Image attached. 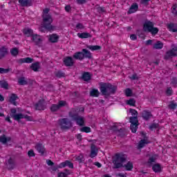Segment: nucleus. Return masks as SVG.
I'll return each mask as SVG.
<instances>
[{
  "label": "nucleus",
  "instance_id": "50",
  "mask_svg": "<svg viewBox=\"0 0 177 177\" xmlns=\"http://www.w3.org/2000/svg\"><path fill=\"white\" fill-rule=\"evenodd\" d=\"M177 107V103H175L174 102H170V104H169V108L171 109V110H176Z\"/></svg>",
  "mask_w": 177,
  "mask_h": 177
},
{
  "label": "nucleus",
  "instance_id": "55",
  "mask_svg": "<svg viewBox=\"0 0 177 177\" xmlns=\"http://www.w3.org/2000/svg\"><path fill=\"white\" fill-rule=\"evenodd\" d=\"M97 10L98 12V13H105L106 10L104 9V7H98L97 8Z\"/></svg>",
  "mask_w": 177,
  "mask_h": 177
},
{
  "label": "nucleus",
  "instance_id": "16",
  "mask_svg": "<svg viewBox=\"0 0 177 177\" xmlns=\"http://www.w3.org/2000/svg\"><path fill=\"white\" fill-rule=\"evenodd\" d=\"M63 63L66 67H73L74 59H73V57L67 56L63 59Z\"/></svg>",
  "mask_w": 177,
  "mask_h": 177
},
{
  "label": "nucleus",
  "instance_id": "36",
  "mask_svg": "<svg viewBox=\"0 0 177 177\" xmlns=\"http://www.w3.org/2000/svg\"><path fill=\"white\" fill-rule=\"evenodd\" d=\"M152 170L153 172H156V174L160 172L161 171V165L160 164H155L152 166Z\"/></svg>",
  "mask_w": 177,
  "mask_h": 177
},
{
  "label": "nucleus",
  "instance_id": "46",
  "mask_svg": "<svg viewBox=\"0 0 177 177\" xmlns=\"http://www.w3.org/2000/svg\"><path fill=\"white\" fill-rule=\"evenodd\" d=\"M124 93H125V95L127 97H131V96H132V90L129 88H126L124 90Z\"/></svg>",
  "mask_w": 177,
  "mask_h": 177
},
{
  "label": "nucleus",
  "instance_id": "26",
  "mask_svg": "<svg viewBox=\"0 0 177 177\" xmlns=\"http://www.w3.org/2000/svg\"><path fill=\"white\" fill-rule=\"evenodd\" d=\"M12 140L11 137H6V135L3 134L2 136H0V142L3 145H6L8 142H10Z\"/></svg>",
  "mask_w": 177,
  "mask_h": 177
},
{
  "label": "nucleus",
  "instance_id": "27",
  "mask_svg": "<svg viewBox=\"0 0 177 177\" xmlns=\"http://www.w3.org/2000/svg\"><path fill=\"white\" fill-rule=\"evenodd\" d=\"M78 38H80L81 39H85L87 38H92V35H91L89 32H82V33H77Z\"/></svg>",
  "mask_w": 177,
  "mask_h": 177
},
{
  "label": "nucleus",
  "instance_id": "42",
  "mask_svg": "<svg viewBox=\"0 0 177 177\" xmlns=\"http://www.w3.org/2000/svg\"><path fill=\"white\" fill-rule=\"evenodd\" d=\"M0 86L1 88H3L4 89H9V84L8 82L3 80L0 81Z\"/></svg>",
  "mask_w": 177,
  "mask_h": 177
},
{
  "label": "nucleus",
  "instance_id": "63",
  "mask_svg": "<svg viewBox=\"0 0 177 177\" xmlns=\"http://www.w3.org/2000/svg\"><path fill=\"white\" fill-rule=\"evenodd\" d=\"M58 177H67V174H66V173L64 172H59L58 173Z\"/></svg>",
  "mask_w": 177,
  "mask_h": 177
},
{
  "label": "nucleus",
  "instance_id": "15",
  "mask_svg": "<svg viewBox=\"0 0 177 177\" xmlns=\"http://www.w3.org/2000/svg\"><path fill=\"white\" fill-rule=\"evenodd\" d=\"M177 56V46L173 47L171 50L167 51L165 59H169V57H175Z\"/></svg>",
  "mask_w": 177,
  "mask_h": 177
},
{
  "label": "nucleus",
  "instance_id": "61",
  "mask_svg": "<svg viewBox=\"0 0 177 177\" xmlns=\"http://www.w3.org/2000/svg\"><path fill=\"white\" fill-rule=\"evenodd\" d=\"M24 118H25V120H27L28 121H32V118L28 115H24Z\"/></svg>",
  "mask_w": 177,
  "mask_h": 177
},
{
  "label": "nucleus",
  "instance_id": "4",
  "mask_svg": "<svg viewBox=\"0 0 177 177\" xmlns=\"http://www.w3.org/2000/svg\"><path fill=\"white\" fill-rule=\"evenodd\" d=\"M73 59L75 60H80V62L84 60V59H91L93 57L92 53L86 50V48H83L81 51L76 52L73 55Z\"/></svg>",
  "mask_w": 177,
  "mask_h": 177
},
{
  "label": "nucleus",
  "instance_id": "21",
  "mask_svg": "<svg viewBox=\"0 0 177 177\" xmlns=\"http://www.w3.org/2000/svg\"><path fill=\"white\" fill-rule=\"evenodd\" d=\"M138 10H139V5H138V3H134L131 6L127 13L128 15H132V13H136Z\"/></svg>",
  "mask_w": 177,
  "mask_h": 177
},
{
  "label": "nucleus",
  "instance_id": "18",
  "mask_svg": "<svg viewBox=\"0 0 177 177\" xmlns=\"http://www.w3.org/2000/svg\"><path fill=\"white\" fill-rule=\"evenodd\" d=\"M31 39L37 46H41V45H42V38H41L40 35L35 34L31 37Z\"/></svg>",
  "mask_w": 177,
  "mask_h": 177
},
{
  "label": "nucleus",
  "instance_id": "2",
  "mask_svg": "<svg viewBox=\"0 0 177 177\" xmlns=\"http://www.w3.org/2000/svg\"><path fill=\"white\" fill-rule=\"evenodd\" d=\"M50 12V9L48 8H46L42 11L41 18L43 19V26L46 30L50 31L53 30V26H52V23H53V19L52 18V15L49 14Z\"/></svg>",
  "mask_w": 177,
  "mask_h": 177
},
{
  "label": "nucleus",
  "instance_id": "56",
  "mask_svg": "<svg viewBox=\"0 0 177 177\" xmlns=\"http://www.w3.org/2000/svg\"><path fill=\"white\" fill-rule=\"evenodd\" d=\"M28 157H35V153H34V150H29L28 152Z\"/></svg>",
  "mask_w": 177,
  "mask_h": 177
},
{
  "label": "nucleus",
  "instance_id": "34",
  "mask_svg": "<svg viewBox=\"0 0 177 177\" xmlns=\"http://www.w3.org/2000/svg\"><path fill=\"white\" fill-rule=\"evenodd\" d=\"M31 70L33 71H38L39 68H41V66H39V62H37L31 64L30 66Z\"/></svg>",
  "mask_w": 177,
  "mask_h": 177
},
{
  "label": "nucleus",
  "instance_id": "53",
  "mask_svg": "<svg viewBox=\"0 0 177 177\" xmlns=\"http://www.w3.org/2000/svg\"><path fill=\"white\" fill-rule=\"evenodd\" d=\"M157 128H158V124L156 123H153L149 126V129H151V131H153V129H157Z\"/></svg>",
  "mask_w": 177,
  "mask_h": 177
},
{
  "label": "nucleus",
  "instance_id": "58",
  "mask_svg": "<svg viewBox=\"0 0 177 177\" xmlns=\"http://www.w3.org/2000/svg\"><path fill=\"white\" fill-rule=\"evenodd\" d=\"M46 164H47V165H48V167H53V165H55V162H53L50 160H46Z\"/></svg>",
  "mask_w": 177,
  "mask_h": 177
},
{
  "label": "nucleus",
  "instance_id": "44",
  "mask_svg": "<svg viewBox=\"0 0 177 177\" xmlns=\"http://www.w3.org/2000/svg\"><path fill=\"white\" fill-rule=\"evenodd\" d=\"M10 53L12 55V56H17V55H19V49L17 48H13L10 50Z\"/></svg>",
  "mask_w": 177,
  "mask_h": 177
},
{
  "label": "nucleus",
  "instance_id": "33",
  "mask_svg": "<svg viewBox=\"0 0 177 177\" xmlns=\"http://www.w3.org/2000/svg\"><path fill=\"white\" fill-rule=\"evenodd\" d=\"M99 95H100V93L99 92V90L96 88H93L90 91V96H92L93 97H99Z\"/></svg>",
  "mask_w": 177,
  "mask_h": 177
},
{
  "label": "nucleus",
  "instance_id": "32",
  "mask_svg": "<svg viewBox=\"0 0 177 177\" xmlns=\"http://www.w3.org/2000/svg\"><path fill=\"white\" fill-rule=\"evenodd\" d=\"M122 168H125L126 171H132L133 169V163L129 161L126 165H122Z\"/></svg>",
  "mask_w": 177,
  "mask_h": 177
},
{
  "label": "nucleus",
  "instance_id": "48",
  "mask_svg": "<svg viewBox=\"0 0 177 177\" xmlns=\"http://www.w3.org/2000/svg\"><path fill=\"white\" fill-rule=\"evenodd\" d=\"M172 93H174V91L171 87H168L166 90L167 96H172Z\"/></svg>",
  "mask_w": 177,
  "mask_h": 177
},
{
  "label": "nucleus",
  "instance_id": "22",
  "mask_svg": "<svg viewBox=\"0 0 177 177\" xmlns=\"http://www.w3.org/2000/svg\"><path fill=\"white\" fill-rule=\"evenodd\" d=\"M19 99V96H17V94L16 93H12L10 96L9 97V102L11 104H13V106H17V100Z\"/></svg>",
  "mask_w": 177,
  "mask_h": 177
},
{
  "label": "nucleus",
  "instance_id": "5",
  "mask_svg": "<svg viewBox=\"0 0 177 177\" xmlns=\"http://www.w3.org/2000/svg\"><path fill=\"white\" fill-rule=\"evenodd\" d=\"M143 30L145 32H151L152 35H157L160 30L157 27H154V23L151 21H146L143 24Z\"/></svg>",
  "mask_w": 177,
  "mask_h": 177
},
{
  "label": "nucleus",
  "instance_id": "8",
  "mask_svg": "<svg viewBox=\"0 0 177 177\" xmlns=\"http://www.w3.org/2000/svg\"><path fill=\"white\" fill-rule=\"evenodd\" d=\"M66 167H68V168H71V169H74V164L70 161V160H65L64 162H62L59 163L58 165L53 166L51 169L53 171H57L59 169L62 168H66Z\"/></svg>",
  "mask_w": 177,
  "mask_h": 177
},
{
  "label": "nucleus",
  "instance_id": "19",
  "mask_svg": "<svg viewBox=\"0 0 177 177\" xmlns=\"http://www.w3.org/2000/svg\"><path fill=\"white\" fill-rule=\"evenodd\" d=\"M35 149L37 151L41 154V156H44V154L46 153V149H45V146L41 143H37L35 145Z\"/></svg>",
  "mask_w": 177,
  "mask_h": 177
},
{
  "label": "nucleus",
  "instance_id": "38",
  "mask_svg": "<svg viewBox=\"0 0 177 177\" xmlns=\"http://www.w3.org/2000/svg\"><path fill=\"white\" fill-rule=\"evenodd\" d=\"M164 48V44L161 42L160 41H158L154 45L153 48L154 49H162Z\"/></svg>",
  "mask_w": 177,
  "mask_h": 177
},
{
  "label": "nucleus",
  "instance_id": "17",
  "mask_svg": "<svg viewBox=\"0 0 177 177\" xmlns=\"http://www.w3.org/2000/svg\"><path fill=\"white\" fill-rule=\"evenodd\" d=\"M141 117L145 121H149L151 117H153V114L151 113V111L146 109L142 111Z\"/></svg>",
  "mask_w": 177,
  "mask_h": 177
},
{
  "label": "nucleus",
  "instance_id": "49",
  "mask_svg": "<svg viewBox=\"0 0 177 177\" xmlns=\"http://www.w3.org/2000/svg\"><path fill=\"white\" fill-rule=\"evenodd\" d=\"M76 161H78V162L81 164V162H84V161H85V158H84V156L82 155H80L76 157Z\"/></svg>",
  "mask_w": 177,
  "mask_h": 177
},
{
  "label": "nucleus",
  "instance_id": "9",
  "mask_svg": "<svg viewBox=\"0 0 177 177\" xmlns=\"http://www.w3.org/2000/svg\"><path fill=\"white\" fill-rule=\"evenodd\" d=\"M129 122L131 123L130 129L133 133H136L138 131V127H139V120L136 118H129Z\"/></svg>",
  "mask_w": 177,
  "mask_h": 177
},
{
  "label": "nucleus",
  "instance_id": "30",
  "mask_svg": "<svg viewBox=\"0 0 177 177\" xmlns=\"http://www.w3.org/2000/svg\"><path fill=\"white\" fill-rule=\"evenodd\" d=\"M8 53V48L5 46L0 48V59H3Z\"/></svg>",
  "mask_w": 177,
  "mask_h": 177
},
{
  "label": "nucleus",
  "instance_id": "51",
  "mask_svg": "<svg viewBox=\"0 0 177 177\" xmlns=\"http://www.w3.org/2000/svg\"><path fill=\"white\" fill-rule=\"evenodd\" d=\"M65 75V73L59 71H57L56 73H55V76L57 77V78H62L63 77H64Z\"/></svg>",
  "mask_w": 177,
  "mask_h": 177
},
{
  "label": "nucleus",
  "instance_id": "6",
  "mask_svg": "<svg viewBox=\"0 0 177 177\" xmlns=\"http://www.w3.org/2000/svg\"><path fill=\"white\" fill-rule=\"evenodd\" d=\"M69 117L73 121H75L77 125H79V127H84L85 125V119L84 117L80 115L78 112L71 111L69 112Z\"/></svg>",
  "mask_w": 177,
  "mask_h": 177
},
{
  "label": "nucleus",
  "instance_id": "3",
  "mask_svg": "<svg viewBox=\"0 0 177 177\" xmlns=\"http://www.w3.org/2000/svg\"><path fill=\"white\" fill-rule=\"evenodd\" d=\"M127 158H128V156L122 152L115 153L113 158V168L115 169L122 168V165L127 161Z\"/></svg>",
  "mask_w": 177,
  "mask_h": 177
},
{
  "label": "nucleus",
  "instance_id": "41",
  "mask_svg": "<svg viewBox=\"0 0 177 177\" xmlns=\"http://www.w3.org/2000/svg\"><path fill=\"white\" fill-rule=\"evenodd\" d=\"M126 104H128V106L135 107V106H136V100H135L133 98H131L126 102Z\"/></svg>",
  "mask_w": 177,
  "mask_h": 177
},
{
  "label": "nucleus",
  "instance_id": "29",
  "mask_svg": "<svg viewBox=\"0 0 177 177\" xmlns=\"http://www.w3.org/2000/svg\"><path fill=\"white\" fill-rule=\"evenodd\" d=\"M19 3H20L21 6H31L32 5V0H19Z\"/></svg>",
  "mask_w": 177,
  "mask_h": 177
},
{
  "label": "nucleus",
  "instance_id": "52",
  "mask_svg": "<svg viewBox=\"0 0 177 177\" xmlns=\"http://www.w3.org/2000/svg\"><path fill=\"white\" fill-rule=\"evenodd\" d=\"M171 85L173 86H176L177 85V77H172L170 82Z\"/></svg>",
  "mask_w": 177,
  "mask_h": 177
},
{
  "label": "nucleus",
  "instance_id": "37",
  "mask_svg": "<svg viewBox=\"0 0 177 177\" xmlns=\"http://www.w3.org/2000/svg\"><path fill=\"white\" fill-rule=\"evenodd\" d=\"M28 84V82L26 80V77H21L18 79V85H27Z\"/></svg>",
  "mask_w": 177,
  "mask_h": 177
},
{
  "label": "nucleus",
  "instance_id": "13",
  "mask_svg": "<svg viewBox=\"0 0 177 177\" xmlns=\"http://www.w3.org/2000/svg\"><path fill=\"white\" fill-rule=\"evenodd\" d=\"M141 135L144 139H142L140 140L138 144V149H143L146 146V145H149V138L146 136V133L145 132H141Z\"/></svg>",
  "mask_w": 177,
  "mask_h": 177
},
{
  "label": "nucleus",
  "instance_id": "24",
  "mask_svg": "<svg viewBox=\"0 0 177 177\" xmlns=\"http://www.w3.org/2000/svg\"><path fill=\"white\" fill-rule=\"evenodd\" d=\"M34 62V59L31 57H26V58H21L17 60V63H19V64H23V63H32Z\"/></svg>",
  "mask_w": 177,
  "mask_h": 177
},
{
  "label": "nucleus",
  "instance_id": "59",
  "mask_svg": "<svg viewBox=\"0 0 177 177\" xmlns=\"http://www.w3.org/2000/svg\"><path fill=\"white\" fill-rule=\"evenodd\" d=\"M76 2L78 5H84V3H86V0H76Z\"/></svg>",
  "mask_w": 177,
  "mask_h": 177
},
{
  "label": "nucleus",
  "instance_id": "31",
  "mask_svg": "<svg viewBox=\"0 0 177 177\" xmlns=\"http://www.w3.org/2000/svg\"><path fill=\"white\" fill-rule=\"evenodd\" d=\"M167 28L169 31H171V32H177V24H169Z\"/></svg>",
  "mask_w": 177,
  "mask_h": 177
},
{
  "label": "nucleus",
  "instance_id": "60",
  "mask_svg": "<svg viewBox=\"0 0 177 177\" xmlns=\"http://www.w3.org/2000/svg\"><path fill=\"white\" fill-rule=\"evenodd\" d=\"M76 138L79 142H82V135L81 133H78L76 135Z\"/></svg>",
  "mask_w": 177,
  "mask_h": 177
},
{
  "label": "nucleus",
  "instance_id": "25",
  "mask_svg": "<svg viewBox=\"0 0 177 177\" xmlns=\"http://www.w3.org/2000/svg\"><path fill=\"white\" fill-rule=\"evenodd\" d=\"M59 35L57 34H52L49 35L48 41L52 44H56L59 41Z\"/></svg>",
  "mask_w": 177,
  "mask_h": 177
},
{
  "label": "nucleus",
  "instance_id": "64",
  "mask_svg": "<svg viewBox=\"0 0 177 177\" xmlns=\"http://www.w3.org/2000/svg\"><path fill=\"white\" fill-rule=\"evenodd\" d=\"M131 78V80H139V77H138V75H136V73L133 74Z\"/></svg>",
  "mask_w": 177,
  "mask_h": 177
},
{
  "label": "nucleus",
  "instance_id": "35",
  "mask_svg": "<svg viewBox=\"0 0 177 177\" xmlns=\"http://www.w3.org/2000/svg\"><path fill=\"white\" fill-rule=\"evenodd\" d=\"M157 158H158V154L155 153L152 155L148 159V164H153V162H156V160H157Z\"/></svg>",
  "mask_w": 177,
  "mask_h": 177
},
{
  "label": "nucleus",
  "instance_id": "11",
  "mask_svg": "<svg viewBox=\"0 0 177 177\" xmlns=\"http://www.w3.org/2000/svg\"><path fill=\"white\" fill-rule=\"evenodd\" d=\"M17 110L16 109H10V115L15 121H20L24 118V115L23 113H17Z\"/></svg>",
  "mask_w": 177,
  "mask_h": 177
},
{
  "label": "nucleus",
  "instance_id": "20",
  "mask_svg": "<svg viewBox=\"0 0 177 177\" xmlns=\"http://www.w3.org/2000/svg\"><path fill=\"white\" fill-rule=\"evenodd\" d=\"M98 153H99V149H97V147H96V145L95 144H91V153H90L91 158H95V157L97 156Z\"/></svg>",
  "mask_w": 177,
  "mask_h": 177
},
{
  "label": "nucleus",
  "instance_id": "39",
  "mask_svg": "<svg viewBox=\"0 0 177 177\" xmlns=\"http://www.w3.org/2000/svg\"><path fill=\"white\" fill-rule=\"evenodd\" d=\"M87 48L88 49H90V50H100V49H102V46H97V45H95V46H92V45H89V46H87Z\"/></svg>",
  "mask_w": 177,
  "mask_h": 177
},
{
  "label": "nucleus",
  "instance_id": "45",
  "mask_svg": "<svg viewBox=\"0 0 177 177\" xmlns=\"http://www.w3.org/2000/svg\"><path fill=\"white\" fill-rule=\"evenodd\" d=\"M91 129L89 127H84L80 129V132H85V133H91Z\"/></svg>",
  "mask_w": 177,
  "mask_h": 177
},
{
  "label": "nucleus",
  "instance_id": "1",
  "mask_svg": "<svg viewBox=\"0 0 177 177\" xmlns=\"http://www.w3.org/2000/svg\"><path fill=\"white\" fill-rule=\"evenodd\" d=\"M117 86L113 85L111 83H100V91L103 96H110V95H114V93L117 92Z\"/></svg>",
  "mask_w": 177,
  "mask_h": 177
},
{
  "label": "nucleus",
  "instance_id": "40",
  "mask_svg": "<svg viewBox=\"0 0 177 177\" xmlns=\"http://www.w3.org/2000/svg\"><path fill=\"white\" fill-rule=\"evenodd\" d=\"M129 112L131 113L133 117H130V118H136L138 120V111L136 109H130Z\"/></svg>",
  "mask_w": 177,
  "mask_h": 177
},
{
  "label": "nucleus",
  "instance_id": "43",
  "mask_svg": "<svg viewBox=\"0 0 177 177\" xmlns=\"http://www.w3.org/2000/svg\"><path fill=\"white\" fill-rule=\"evenodd\" d=\"M12 71L11 68H3L0 67V74H8V73Z\"/></svg>",
  "mask_w": 177,
  "mask_h": 177
},
{
  "label": "nucleus",
  "instance_id": "14",
  "mask_svg": "<svg viewBox=\"0 0 177 177\" xmlns=\"http://www.w3.org/2000/svg\"><path fill=\"white\" fill-rule=\"evenodd\" d=\"M35 110L41 111V110H45L46 109V104H45V100L41 99L39 100L35 104Z\"/></svg>",
  "mask_w": 177,
  "mask_h": 177
},
{
  "label": "nucleus",
  "instance_id": "62",
  "mask_svg": "<svg viewBox=\"0 0 177 177\" xmlns=\"http://www.w3.org/2000/svg\"><path fill=\"white\" fill-rule=\"evenodd\" d=\"M130 39L132 41H136V39H138V36H136V35H135V34L131 35Z\"/></svg>",
  "mask_w": 177,
  "mask_h": 177
},
{
  "label": "nucleus",
  "instance_id": "7",
  "mask_svg": "<svg viewBox=\"0 0 177 177\" xmlns=\"http://www.w3.org/2000/svg\"><path fill=\"white\" fill-rule=\"evenodd\" d=\"M58 124L62 131H68V129H70V128L73 127L71 120L66 118L59 119L58 120Z\"/></svg>",
  "mask_w": 177,
  "mask_h": 177
},
{
  "label": "nucleus",
  "instance_id": "57",
  "mask_svg": "<svg viewBox=\"0 0 177 177\" xmlns=\"http://www.w3.org/2000/svg\"><path fill=\"white\" fill-rule=\"evenodd\" d=\"M149 1L150 0H140V3H141V5H145V6H147Z\"/></svg>",
  "mask_w": 177,
  "mask_h": 177
},
{
  "label": "nucleus",
  "instance_id": "54",
  "mask_svg": "<svg viewBox=\"0 0 177 177\" xmlns=\"http://www.w3.org/2000/svg\"><path fill=\"white\" fill-rule=\"evenodd\" d=\"M76 28L77 30H84V28H85V26H84V24L78 23L77 24H76Z\"/></svg>",
  "mask_w": 177,
  "mask_h": 177
},
{
  "label": "nucleus",
  "instance_id": "12",
  "mask_svg": "<svg viewBox=\"0 0 177 177\" xmlns=\"http://www.w3.org/2000/svg\"><path fill=\"white\" fill-rule=\"evenodd\" d=\"M5 165L8 171H12L16 168V160H15V158L10 157L8 160H6Z\"/></svg>",
  "mask_w": 177,
  "mask_h": 177
},
{
  "label": "nucleus",
  "instance_id": "47",
  "mask_svg": "<svg viewBox=\"0 0 177 177\" xmlns=\"http://www.w3.org/2000/svg\"><path fill=\"white\" fill-rule=\"evenodd\" d=\"M171 13L174 16H177V3L174 4L171 7Z\"/></svg>",
  "mask_w": 177,
  "mask_h": 177
},
{
  "label": "nucleus",
  "instance_id": "23",
  "mask_svg": "<svg viewBox=\"0 0 177 177\" xmlns=\"http://www.w3.org/2000/svg\"><path fill=\"white\" fill-rule=\"evenodd\" d=\"M82 80H83V81H85L86 82H88V81H91V80H92V75H91V73L84 72L82 75Z\"/></svg>",
  "mask_w": 177,
  "mask_h": 177
},
{
  "label": "nucleus",
  "instance_id": "10",
  "mask_svg": "<svg viewBox=\"0 0 177 177\" xmlns=\"http://www.w3.org/2000/svg\"><path fill=\"white\" fill-rule=\"evenodd\" d=\"M66 104H67V102L64 101V100H59L57 104H52L50 110V111H52L53 113H55L56 111H57V110H60V109H62V107H64V106H66Z\"/></svg>",
  "mask_w": 177,
  "mask_h": 177
},
{
  "label": "nucleus",
  "instance_id": "28",
  "mask_svg": "<svg viewBox=\"0 0 177 177\" xmlns=\"http://www.w3.org/2000/svg\"><path fill=\"white\" fill-rule=\"evenodd\" d=\"M23 33L24 34V35H26V37H31V38L35 35L34 34V30L31 28H25V29H24Z\"/></svg>",
  "mask_w": 177,
  "mask_h": 177
}]
</instances>
